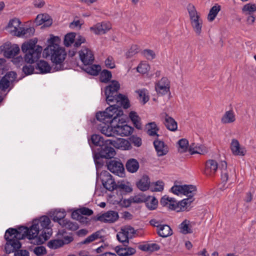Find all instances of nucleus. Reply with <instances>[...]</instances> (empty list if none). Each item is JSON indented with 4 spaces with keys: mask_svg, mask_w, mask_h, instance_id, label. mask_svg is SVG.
Here are the masks:
<instances>
[{
    "mask_svg": "<svg viewBox=\"0 0 256 256\" xmlns=\"http://www.w3.org/2000/svg\"><path fill=\"white\" fill-rule=\"evenodd\" d=\"M60 39L58 36H52L48 40V46H54L58 45V42H59Z\"/></svg>",
    "mask_w": 256,
    "mask_h": 256,
    "instance_id": "338daca9",
    "label": "nucleus"
},
{
    "mask_svg": "<svg viewBox=\"0 0 256 256\" xmlns=\"http://www.w3.org/2000/svg\"><path fill=\"white\" fill-rule=\"evenodd\" d=\"M186 194L187 198H184L178 202L174 200V205H172L173 210L177 212L184 211L194 201L193 193H186Z\"/></svg>",
    "mask_w": 256,
    "mask_h": 256,
    "instance_id": "6e6552de",
    "label": "nucleus"
},
{
    "mask_svg": "<svg viewBox=\"0 0 256 256\" xmlns=\"http://www.w3.org/2000/svg\"><path fill=\"white\" fill-rule=\"evenodd\" d=\"M146 130L147 134L151 136L158 137V132L159 129L154 122H152L148 123L146 126Z\"/></svg>",
    "mask_w": 256,
    "mask_h": 256,
    "instance_id": "72a5a7b5",
    "label": "nucleus"
},
{
    "mask_svg": "<svg viewBox=\"0 0 256 256\" xmlns=\"http://www.w3.org/2000/svg\"><path fill=\"white\" fill-rule=\"evenodd\" d=\"M106 144L113 146L116 148L121 150H128L131 148L132 146L128 140L119 138L114 140H105Z\"/></svg>",
    "mask_w": 256,
    "mask_h": 256,
    "instance_id": "f8f14e48",
    "label": "nucleus"
},
{
    "mask_svg": "<svg viewBox=\"0 0 256 256\" xmlns=\"http://www.w3.org/2000/svg\"><path fill=\"white\" fill-rule=\"evenodd\" d=\"M158 232L160 236L166 238L172 234V230L167 224L157 226Z\"/></svg>",
    "mask_w": 256,
    "mask_h": 256,
    "instance_id": "473e14b6",
    "label": "nucleus"
},
{
    "mask_svg": "<svg viewBox=\"0 0 256 256\" xmlns=\"http://www.w3.org/2000/svg\"><path fill=\"white\" fill-rule=\"evenodd\" d=\"M136 186L141 191H146L148 190L150 182L149 177L146 175H144L137 182Z\"/></svg>",
    "mask_w": 256,
    "mask_h": 256,
    "instance_id": "a878e982",
    "label": "nucleus"
},
{
    "mask_svg": "<svg viewBox=\"0 0 256 256\" xmlns=\"http://www.w3.org/2000/svg\"><path fill=\"white\" fill-rule=\"evenodd\" d=\"M143 54L148 60H153L155 56V53L150 50H145L143 51Z\"/></svg>",
    "mask_w": 256,
    "mask_h": 256,
    "instance_id": "680f3d73",
    "label": "nucleus"
},
{
    "mask_svg": "<svg viewBox=\"0 0 256 256\" xmlns=\"http://www.w3.org/2000/svg\"><path fill=\"white\" fill-rule=\"evenodd\" d=\"M93 214V211L87 208L82 207L78 208L72 212V216L74 219L80 220L82 222H84L83 219L86 220V222L88 221L86 218H84L82 215L90 216Z\"/></svg>",
    "mask_w": 256,
    "mask_h": 256,
    "instance_id": "6ab92c4d",
    "label": "nucleus"
},
{
    "mask_svg": "<svg viewBox=\"0 0 256 256\" xmlns=\"http://www.w3.org/2000/svg\"><path fill=\"white\" fill-rule=\"evenodd\" d=\"M115 250L120 256H130L134 254L136 252L135 248L130 247H122L117 246Z\"/></svg>",
    "mask_w": 256,
    "mask_h": 256,
    "instance_id": "cd10ccee",
    "label": "nucleus"
},
{
    "mask_svg": "<svg viewBox=\"0 0 256 256\" xmlns=\"http://www.w3.org/2000/svg\"><path fill=\"white\" fill-rule=\"evenodd\" d=\"M156 92L160 94L164 95L170 91V81L165 77L162 78L155 86Z\"/></svg>",
    "mask_w": 256,
    "mask_h": 256,
    "instance_id": "f3484780",
    "label": "nucleus"
},
{
    "mask_svg": "<svg viewBox=\"0 0 256 256\" xmlns=\"http://www.w3.org/2000/svg\"><path fill=\"white\" fill-rule=\"evenodd\" d=\"M37 42L38 40L35 38L30 40L22 45V50L25 54L24 60L28 64L34 63L41 56L42 48L38 45H36Z\"/></svg>",
    "mask_w": 256,
    "mask_h": 256,
    "instance_id": "20e7f679",
    "label": "nucleus"
},
{
    "mask_svg": "<svg viewBox=\"0 0 256 256\" xmlns=\"http://www.w3.org/2000/svg\"><path fill=\"white\" fill-rule=\"evenodd\" d=\"M64 246L62 240L59 239L50 240L48 243V246L52 249H57Z\"/></svg>",
    "mask_w": 256,
    "mask_h": 256,
    "instance_id": "3c124183",
    "label": "nucleus"
},
{
    "mask_svg": "<svg viewBox=\"0 0 256 256\" xmlns=\"http://www.w3.org/2000/svg\"><path fill=\"white\" fill-rule=\"evenodd\" d=\"M22 71L26 75L31 74L34 71V67L30 64L26 65L23 66Z\"/></svg>",
    "mask_w": 256,
    "mask_h": 256,
    "instance_id": "69168bd1",
    "label": "nucleus"
},
{
    "mask_svg": "<svg viewBox=\"0 0 256 256\" xmlns=\"http://www.w3.org/2000/svg\"><path fill=\"white\" fill-rule=\"evenodd\" d=\"M14 256H29V252L26 250H18L15 252Z\"/></svg>",
    "mask_w": 256,
    "mask_h": 256,
    "instance_id": "774afa93",
    "label": "nucleus"
},
{
    "mask_svg": "<svg viewBox=\"0 0 256 256\" xmlns=\"http://www.w3.org/2000/svg\"><path fill=\"white\" fill-rule=\"evenodd\" d=\"M20 48L17 44H14L4 52V55L8 58H14L20 52Z\"/></svg>",
    "mask_w": 256,
    "mask_h": 256,
    "instance_id": "79ce46f5",
    "label": "nucleus"
},
{
    "mask_svg": "<svg viewBox=\"0 0 256 256\" xmlns=\"http://www.w3.org/2000/svg\"><path fill=\"white\" fill-rule=\"evenodd\" d=\"M144 202L148 209L154 210L156 208L158 202L155 198L146 196Z\"/></svg>",
    "mask_w": 256,
    "mask_h": 256,
    "instance_id": "a18cd8bd",
    "label": "nucleus"
},
{
    "mask_svg": "<svg viewBox=\"0 0 256 256\" xmlns=\"http://www.w3.org/2000/svg\"><path fill=\"white\" fill-rule=\"evenodd\" d=\"M118 218V213L114 210H109L107 212L98 216L96 220L104 222H114Z\"/></svg>",
    "mask_w": 256,
    "mask_h": 256,
    "instance_id": "2eb2a0df",
    "label": "nucleus"
},
{
    "mask_svg": "<svg viewBox=\"0 0 256 256\" xmlns=\"http://www.w3.org/2000/svg\"><path fill=\"white\" fill-rule=\"evenodd\" d=\"M20 24L21 22L19 19L13 18L9 21L6 29L12 35L16 36L19 30V28H20Z\"/></svg>",
    "mask_w": 256,
    "mask_h": 256,
    "instance_id": "4be33fe9",
    "label": "nucleus"
},
{
    "mask_svg": "<svg viewBox=\"0 0 256 256\" xmlns=\"http://www.w3.org/2000/svg\"><path fill=\"white\" fill-rule=\"evenodd\" d=\"M101 232L100 231L96 232L94 233H93L88 237H87L82 242V243L84 244H89L96 240H97L98 238H101Z\"/></svg>",
    "mask_w": 256,
    "mask_h": 256,
    "instance_id": "13d9d810",
    "label": "nucleus"
},
{
    "mask_svg": "<svg viewBox=\"0 0 256 256\" xmlns=\"http://www.w3.org/2000/svg\"><path fill=\"white\" fill-rule=\"evenodd\" d=\"M191 26L195 33L200 35L202 32L203 22L200 14L196 11L194 6L192 4H188L187 6Z\"/></svg>",
    "mask_w": 256,
    "mask_h": 256,
    "instance_id": "423d86ee",
    "label": "nucleus"
},
{
    "mask_svg": "<svg viewBox=\"0 0 256 256\" xmlns=\"http://www.w3.org/2000/svg\"><path fill=\"white\" fill-rule=\"evenodd\" d=\"M129 118L136 128L140 130L142 128V124L140 122V118L136 112L134 111L130 112L129 114Z\"/></svg>",
    "mask_w": 256,
    "mask_h": 256,
    "instance_id": "a19ab883",
    "label": "nucleus"
},
{
    "mask_svg": "<svg viewBox=\"0 0 256 256\" xmlns=\"http://www.w3.org/2000/svg\"><path fill=\"white\" fill-rule=\"evenodd\" d=\"M220 165L218 166V162L214 160H209L206 163L204 174L208 176H213L216 172L218 168H220Z\"/></svg>",
    "mask_w": 256,
    "mask_h": 256,
    "instance_id": "412c9836",
    "label": "nucleus"
},
{
    "mask_svg": "<svg viewBox=\"0 0 256 256\" xmlns=\"http://www.w3.org/2000/svg\"><path fill=\"white\" fill-rule=\"evenodd\" d=\"M76 38L74 33L71 32L66 35L64 40V44L66 46H68L74 43Z\"/></svg>",
    "mask_w": 256,
    "mask_h": 256,
    "instance_id": "bf43d9fd",
    "label": "nucleus"
},
{
    "mask_svg": "<svg viewBox=\"0 0 256 256\" xmlns=\"http://www.w3.org/2000/svg\"><path fill=\"white\" fill-rule=\"evenodd\" d=\"M108 145L104 142V144L102 147V150L100 151V155L102 158H111L115 156L116 152L114 150Z\"/></svg>",
    "mask_w": 256,
    "mask_h": 256,
    "instance_id": "393cba45",
    "label": "nucleus"
},
{
    "mask_svg": "<svg viewBox=\"0 0 256 256\" xmlns=\"http://www.w3.org/2000/svg\"><path fill=\"white\" fill-rule=\"evenodd\" d=\"M236 120V115L233 110L226 111L221 118V122L228 124L234 122Z\"/></svg>",
    "mask_w": 256,
    "mask_h": 256,
    "instance_id": "c85d7f7f",
    "label": "nucleus"
},
{
    "mask_svg": "<svg viewBox=\"0 0 256 256\" xmlns=\"http://www.w3.org/2000/svg\"><path fill=\"white\" fill-rule=\"evenodd\" d=\"M164 124L166 128L170 131L174 132L178 128V124L176 120L166 114H165Z\"/></svg>",
    "mask_w": 256,
    "mask_h": 256,
    "instance_id": "c756f323",
    "label": "nucleus"
},
{
    "mask_svg": "<svg viewBox=\"0 0 256 256\" xmlns=\"http://www.w3.org/2000/svg\"><path fill=\"white\" fill-rule=\"evenodd\" d=\"M115 136H128L132 132V128L131 126L121 122L118 117V122H115Z\"/></svg>",
    "mask_w": 256,
    "mask_h": 256,
    "instance_id": "1a4fd4ad",
    "label": "nucleus"
},
{
    "mask_svg": "<svg viewBox=\"0 0 256 256\" xmlns=\"http://www.w3.org/2000/svg\"><path fill=\"white\" fill-rule=\"evenodd\" d=\"M112 74L110 71L108 70H103L100 74V80L104 83L108 82L112 78Z\"/></svg>",
    "mask_w": 256,
    "mask_h": 256,
    "instance_id": "864d4df0",
    "label": "nucleus"
},
{
    "mask_svg": "<svg viewBox=\"0 0 256 256\" xmlns=\"http://www.w3.org/2000/svg\"><path fill=\"white\" fill-rule=\"evenodd\" d=\"M138 51V47L137 45H133L126 52L128 57H131L136 54Z\"/></svg>",
    "mask_w": 256,
    "mask_h": 256,
    "instance_id": "0e129e2a",
    "label": "nucleus"
},
{
    "mask_svg": "<svg viewBox=\"0 0 256 256\" xmlns=\"http://www.w3.org/2000/svg\"><path fill=\"white\" fill-rule=\"evenodd\" d=\"M34 253L38 256H40L46 254V249L44 246H40L34 248Z\"/></svg>",
    "mask_w": 256,
    "mask_h": 256,
    "instance_id": "e2e57ef3",
    "label": "nucleus"
},
{
    "mask_svg": "<svg viewBox=\"0 0 256 256\" xmlns=\"http://www.w3.org/2000/svg\"><path fill=\"white\" fill-rule=\"evenodd\" d=\"M220 169L221 170L222 182L218 185V188L220 190L224 191L228 188V186H226V182L229 176L233 174V172L231 169L227 168V164L225 161L220 162Z\"/></svg>",
    "mask_w": 256,
    "mask_h": 256,
    "instance_id": "0eeeda50",
    "label": "nucleus"
},
{
    "mask_svg": "<svg viewBox=\"0 0 256 256\" xmlns=\"http://www.w3.org/2000/svg\"><path fill=\"white\" fill-rule=\"evenodd\" d=\"M110 28L111 24L109 22H103L90 27V30L96 34H102L106 33Z\"/></svg>",
    "mask_w": 256,
    "mask_h": 256,
    "instance_id": "aec40b11",
    "label": "nucleus"
},
{
    "mask_svg": "<svg viewBox=\"0 0 256 256\" xmlns=\"http://www.w3.org/2000/svg\"><path fill=\"white\" fill-rule=\"evenodd\" d=\"M108 168L114 174L120 176H124V168L122 164L118 160H110L108 164Z\"/></svg>",
    "mask_w": 256,
    "mask_h": 256,
    "instance_id": "ddd939ff",
    "label": "nucleus"
},
{
    "mask_svg": "<svg viewBox=\"0 0 256 256\" xmlns=\"http://www.w3.org/2000/svg\"><path fill=\"white\" fill-rule=\"evenodd\" d=\"M36 69L38 70L41 74H46L51 72L52 68L48 62L44 60H40L38 64Z\"/></svg>",
    "mask_w": 256,
    "mask_h": 256,
    "instance_id": "58836bf2",
    "label": "nucleus"
},
{
    "mask_svg": "<svg viewBox=\"0 0 256 256\" xmlns=\"http://www.w3.org/2000/svg\"><path fill=\"white\" fill-rule=\"evenodd\" d=\"M35 22L38 26L44 24V26H49L52 24V20L47 14H40L37 16Z\"/></svg>",
    "mask_w": 256,
    "mask_h": 256,
    "instance_id": "b1692460",
    "label": "nucleus"
},
{
    "mask_svg": "<svg viewBox=\"0 0 256 256\" xmlns=\"http://www.w3.org/2000/svg\"><path fill=\"white\" fill-rule=\"evenodd\" d=\"M150 69L149 64L146 62H140L136 68V70L138 72L142 74L147 73Z\"/></svg>",
    "mask_w": 256,
    "mask_h": 256,
    "instance_id": "4d7b16f0",
    "label": "nucleus"
},
{
    "mask_svg": "<svg viewBox=\"0 0 256 256\" xmlns=\"http://www.w3.org/2000/svg\"><path fill=\"white\" fill-rule=\"evenodd\" d=\"M146 196L144 194V193H138L137 194L135 195L134 196H131L128 200L130 201V203L144 202Z\"/></svg>",
    "mask_w": 256,
    "mask_h": 256,
    "instance_id": "8fccbe9b",
    "label": "nucleus"
},
{
    "mask_svg": "<svg viewBox=\"0 0 256 256\" xmlns=\"http://www.w3.org/2000/svg\"><path fill=\"white\" fill-rule=\"evenodd\" d=\"M100 177L104 188L110 192H112L114 190L124 192H132V185L130 182L122 181L118 182L116 184L112 178V176L107 171H102L100 173Z\"/></svg>",
    "mask_w": 256,
    "mask_h": 256,
    "instance_id": "39448f33",
    "label": "nucleus"
},
{
    "mask_svg": "<svg viewBox=\"0 0 256 256\" xmlns=\"http://www.w3.org/2000/svg\"><path fill=\"white\" fill-rule=\"evenodd\" d=\"M16 74L14 72H8L0 80V90H5L16 80Z\"/></svg>",
    "mask_w": 256,
    "mask_h": 256,
    "instance_id": "4468645a",
    "label": "nucleus"
},
{
    "mask_svg": "<svg viewBox=\"0 0 256 256\" xmlns=\"http://www.w3.org/2000/svg\"><path fill=\"white\" fill-rule=\"evenodd\" d=\"M154 145L159 156L166 155L168 152V147L164 142L156 140L154 142Z\"/></svg>",
    "mask_w": 256,
    "mask_h": 256,
    "instance_id": "5701e85b",
    "label": "nucleus"
},
{
    "mask_svg": "<svg viewBox=\"0 0 256 256\" xmlns=\"http://www.w3.org/2000/svg\"><path fill=\"white\" fill-rule=\"evenodd\" d=\"M42 234L38 237V240L37 241V244H41L48 240L52 236V232L50 227L42 229Z\"/></svg>",
    "mask_w": 256,
    "mask_h": 256,
    "instance_id": "c9c22d12",
    "label": "nucleus"
},
{
    "mask_svg": "<svg viewBox=\"0 0 256 256\" xmlns=\"http://www.w3.org/2000/svg\"><path fill=\"white\" fill-rule=\"evenodd\" d=\"M220 10V5L216 4L215 6H213L210 8L209 14L208 16V20L209 22H212Z\"/></svg>",
    "mask_w": 256,
    "mask_h": 256,
    "instance_id": "49530a36",
    "label": "nucleus"
},
{
    "mask_svg": "<svg viewBox=\"0 0 256 256\" xmlns=\"http://www.w3.org/2000/svg\"><path fill=\"white\" fill-rule=\"evenodd\" d=\"M136 92L138 95L139 100L143 104H145L149 100L148 92L145 88L138 90Z\"/></svg>",
    "mask_w": 256,
    "mask_h": 256,
    "instance_id": "c03bdc74",
    "label": "nucleus"
},
{
    "mask_svg": "<svg viewBox=\"0 0 256 256\" xmlns=\"http://www.w3.org/2000/svg\"><path fill=\"white\" fill-rule=\"evenodd\" d=\"M104 64L107 68H114L116 66L114 58L111 56H108L105 60Z\"/></svg>",
    "mask_w": 256,
    "mask_h": 256,
    "instance_id": "052dcab7",
    "label": "nucleus"
},
{
    "mask_svg": "<svg viewBox=\"0 0 256 256\" xmlns=\"http://www.w3.org/2000/svg\"><path fill=\"white\" fill-rule=\"evenodd\" d=\"M242 10L244 15L254 14L256 12V4L253 3L246 4L243 6Z\"/></svg>",
    "mask_w": 256,
    "mask_h": 256,
    "instance_id": "37998d69",
    "label": "nucleus"
},
{
    "mask_svg": "<svg viewBox=\"0 0 256 256\" xmlns=\"http://www.w3.org/2000/svg\"><path fill=\"white\" fill-rule=\"evenodd\" d=\"M164 182L162 180H158L151 184V188L152 191L162 192L164 189Z\"/></svg>",
    "mask_w": 256,
    "mask_h": 256,
    "instance_id": "603ef678",
    "label": "nucleus"
},
{
    "mask_svg": "<svg viewBox=\"0 0 256 256\" xmlns=\"http://www.w3.org/2000/svg\"><path fill=\"white\" fill-rule=\"evenodd\" d=\"M134 233V229L131 226L126 227L122 228L116 234L118 240L121 242H128V238L132 236Z\"/></svg>",
    "mask_w": 256,
    "mask_h": 256,
    "instance_id": "a211bd4d",
    "label": "nucleus"
},
{
    "mask_svg": "<svg viewBox=\"0 0 256 256\" xmlns=\"http://www.w3.org/2000/svg\"><path fill=\"white\" fill-rule=\"evenodd\" d=\"M198 190L196 186L194 185H180L179 182L176 181L174 186L171 188L170 192H194Z\"/></svg>",
    "mask_w": 256,
    "mask_h": 256,
    "instance_id": "dca6fc26",
    "label": "nucleus"
},
{
    "mask_svg": "<svg viewBox=\"0 0 256 256\" xmlns=\"http://www.w3.org/2000/svg\"><path fill=\"white\" fill-rule=\"evenodd\" d=\"M230 150L234 156H243L247 154V150L244 146L240 145L238 140L232 138L230 143Z\"/></svg>",
    "mask_w": 256,
    "mask_h": 256,
    "instance_id": "9b49d317",
    "label": "nucleus"
},
{
    "mask_svg": "<svg viewBox=\"0 0 256 256\" xmlns=\"http://www.w3.org/2000/svg\"><path fill=\"white\" fill-rule=\"evenodd\" d=\"M92 142L96 146H102L104 144V138L98 134H93L91 137Z\"/></svg>",
    "mask_w": 256,
    "mask_h": 256,
    "instance_id": "5fc2aeb1",
    "label": "nucleus"
},
{
    "mask_svg": "<svg viewBox=\"0 0 256 256\" xmlns=\"http://www.w3.org/2000/svg\"><path fill=\"white\" fill-rule=\"evenodd\" d=\"M80 60L84 65L92 64L94 60V52L90 48L86 47H82L79 52Z\"/></svg>",
    "mask_w": 256,
    "mask_h": 256,
    "instance_id": "9d476101",
    "label": "nucleus"
},
{
    "mask_svg": "<svg viewBox=\"0 0 256 256\" xmlns=\"http://www.w3.org/2000/svg\"><path fill=\"white\" fill-rule=\"evenodd\" d=\"M60 225L63 228L72 230H76L78 228V226L76 222H71L66 219L64 220V221H62Z\"/></svg>",
    "mask_w": 256,
    "mask_h": 256,
    "instance_id": "de8ad7c7",
    "label": "nucleus"
},
{
    "mask_svg": "<svg viewBox=\"0 0 256 256\" xmlns=\"http://www.w3.org/2000/svg\"><path fill=\"white\" fill-rule=\"evenodd\" d=\"M120 84L116 80H112L105 88L104 93L106 100L108 104L116 102L115 104H112L104 112L96 113V119L103 123L100 124L98 129L107 136H115V122H118V117L122 116L123 112L121 106L126 109L130 107L128 100L121 94H117Z\"/></svg>",
    "mask_w": 256,
    "mask_h": 256,
    "instance_id": "f257e3e1",
    "label": "nucleus"
},
{
    "mask_svg": "<svg viewBox=\"0 0 256 256\" xmlns=\"http://www.w3.org/2000/svg\"><path fill=\"white\" fill-rule=\"evenodd\" d=\"M33 222L36 224L38 228H40V230L50 227V220L47 216H44L38 219L34 220Z\"/></svg>",
    "mask_w": 256,
    "mask_h": 256,
    "instance_id": "bb28decb",
    "label": "nucleus"
},
{
    "mask_svg": "<svg viewBox=\"0 0 256 256\" xmlns=\"http://www.w3.org/2000/svg\"><path fill=\"white\" fill-rule=\"evenodd\" d=\"M34 32L35 30L32 27L27 28L20 27L19 28V30L16 36L24 38H29L34 35Z\"/></svg>",
    "mask_w": 256,
    "mask_h": 256,
    "instance_id": "7c9ffc66",
    "label": "nucleus"
},
{
    "mask_svg": "<svg viewBox=\"0 0 256 256\" xmlns=\"http://www.w3.org/2000/svg\"><path fill=\"white\" fill-rule=\"evenodd\" d=\"M82 70L90 75L96 76L98 74L101 68L99 65L92 64L90 65H84Z\"/></svg>",
    "mask_w": 256,
    "mask_h": 256,
    "instance_id": "2f4dec72",
    "label": "nucleus"
},
{
    "mask_svg": "<svg viewBox=\"0 0 256 256\" xmlns=\"http://www.w3.org/2000/svg\"><path fill=\"white\" fill-rule=\"evenodd\" d=\"M43 56L46 58L50 56L54 71L64 69V62L66 58V52L59 45L48 46L44 50Z\"/></svg>",
    "mask_w": 256,
    "mask_h": 256,
    "instance_id": "7ed1b4c3",
    "label": "nucleus"
},
{
    "mask_svg": "<svg viewBox=\"0 0 256 256\" xmlns=\"http://www.w3.org/2000/svg\"><path fill=\"white\" fill-rule=\"evenodd\" d=\"M40 230V228H38L33 222L30 228L21 226L18 230L13 228L7 230L4 234V238L6 240L5 245L6 253L10 254L20 248L21 247L20 240L26 237L30 240H34L37 243L38 240V235Z\"/></svg>",
    "mask_w": 256,
    "mask_h": 256,
    "instance_id": "f03ea898",
    "label": "nucleus"
},
{
    "mask_svg": "<svg viewBox=\"0 0 256 256\" xmlns=\"http://www.w3.org/2000/svg\"><path fill=\"white\" fill-rule=\"evenodd\" d=\"M66 212L64 209L56 210L53 214V220L58 222L60 224L62 221H64Z\"/></svg>",
    "mask_w": 256,
    "mask_h": 256,
    "instance_id": "f704fd0d",
    "label": "nucleus"
},
{
    "mask_svg": "<svg viewBox=\"0 0 256 256\" xmlns=\"http://www.w3.org/2000/svg\"><path fill=\"white\" fill-rule=\"evenodd\" d=\"M139 168V164L137 160L131 158L128 160L126 164V168L130 172H136Z\"/></svg>",
    "mask_w": 256,
    "mask_h": 256,
    "instance_id": "4c0bfd02",
    "label": "nucleus"
},
{
    "mask_svg": "<svg viewBox=\"0 0 256 256\" xmlns=\"http://www.w3.org/2000/svg\"><path fill=\"white\" fill-rule=\"evenodd\" d=\"M188 150L191 154H204L208 152V150L206 146L202 145H192L190 146Z\"/></svg>",
    "mask_w": 256,
    "mask_h": 256,
    "instance_id": "e433bc0d",
    "label": "nucleus"
},
{
    "mask_svg": "<svg viewBox=\"0 0 256 256\" xmlns=\"http://www.w3.org/2000/svg\"><path fill=\"white\" fill-rule=\"evenodd\" d=\"M192 222L188 220H184L180 225V231L183 234H188L192 232Z\"/></svg>",
    "mask_w": 256,
    "mask_h": 256,
    "instance_id": "ea45409f",
    "label": "nucleus"
},
{
    "mask_svg": "<svg viewBox=\"0 0 256 256\" xmlns=\"http://www.w3.org/2000/svg\"><path fill=\"white\" fill-rule=\"evenodd\" d=\"M174 200L172 198L164 196L160 200V204L164 206H166L170 210H173L172 205H174Z\"/></svg>",
    "mask_w": 256,
    "mask_h": 256,
    "instance_id": "09e8293b",
    "label": "nucleus"
},
{
    "mask_svg": "<svg viewBox=\"0 0 256 256\" xmlns=\"http://www.w3.org/2000/svg\"><path fill=\"white\" fill-rule=\"evenodd\" d=\"M178 150L180 153L186 152L188 146V142L186 139H181L178 142Z\"/></svg>",
    "mask_w": 256,
    "mask_h": 256,
    "instance_id": "6e6d98bb",
    "label": "nucleus"
}]
</instances>
